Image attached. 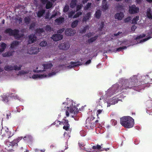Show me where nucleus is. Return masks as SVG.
Returning <instances> with one entry per match:
<instances>
[{"label":"nucleus","instance_id":"obj_6","mask_svg":"<svg viewBox=\"0 0 152 152\" xmlns=\"http://www.w3.org/2000/svg\"><path fill=\"white\" fill-rule=\"evenodd\" d=\"M52 66L53 65L51 63L43 64L42 65V68H43V70H37L38 68L37 67L36 69L34 70V72L37 73L42 72L43 71H45L46 69H50Z\"/></svg>","mask_w":152,"mask_h":152},{"label":"nucleus","instance_id":"obj_23","mask_svg":"<svg viewBox=\"0 0 152 152\" xmlns=\"http://www.w3.org/2000/svg\"><path fill=\"white\" fill-rule=\"evenodd\" d=\"M45 10L42 9L40 10L37 12V16L39 18H41L45 13Z\"/></svg>","mask_w":152,"mask_h":152},{"label":"nucleus","instance_id":"obj_2","mask_svg":"<svg viewBox=\"0 0 152 152\" xmlns=\"http://www.w3.org/2000/svg\"><path fill=\"white\" fill-rule=\"evenodd\" d=\"M120 123L125 127L130 128L132 127L134 124V120L129 116H125L121 118Z\"/></svg>","mask_w":152,"mask_h":152},{"label":"nucleus","instance_id":"obj_3","mask_svg":"<svg viewBox=\"0 0 152 152\" xmlns=\"http://www.w3.org/2000/svg\"><path fill=\"white\" fill-rule=\"evenodd\" d=\"M5 34H8L10 36H13L15 38L19 40L20 38L23 37L24 36L23 34H19V30L17 29L12 30L11 28H7L4 31Z\"/></svg>","mask_w":152,"mask_h":152},{"label":"nucleus","instance_id":"obj_4","mask_svg":"<svg viewBox=\"0 0 152 152\" xmlns=\"http://www.w3.org/2000/svg\"><path fill=\"white\" fill-rule=\"evenodd\" d=\"M120 86L118 84H116L112 86L111 88H110L106 92L107 97H110L111 95L119 91L120 87Z\"/></svg>","mask_w":152,"mask_h":152},{"label":"nucleus","instance_id":"obj_20","mask_svg":"<svg viewBox=\"0 0 152 152\" xmlns=\"http://www.w3.org/2000/svg\"><path fill=\"white\" fill-rule=\"evenodd\" d=\"M19 42L17 41H14L11 44L10 48L12 49H14L15 48L17 47L19 44Z\"/></svg>","mask_w":152,"mask_h":152},{"label":"nucleus","instance_id":"obj_26","mask_svg":"<svg viewBox=\"0 0 152 152\" xmlns=\"http://www.w3.org/2000/svg\"><path fill=\"white\" fill-rule=\"evenodd\" d=\"M35 33L36 34H40L44 32L45 31V30L44 28H37L35 30Z\"/></svg>","mask_w":152,"mask_h":152},{"label":"nucleus","instance_id":"obj_33","mask_svg":"<svg viewBox=\"0 0 152 152\" xmlns=\"http://www.w3.org/2000/svg\"><path fill=\"white\" fill-rule=\"evenodd\" d=\"M47 76V75H45L44 74H42L41 75H34L32 77L33 78H37L38 77H41V78H43L44 77H46Z\"/></svg>","mask_w":152,"mask_h":152},{"label":"nucleus","instance_id":"obj_40","mask_svg":"<svg viewBox=\"0 0 152 152\" xmlns=\"http://www.w3.org/2000/svg\"><path fill=\"white\" fill-rule=\"evenodd\" d=\"M0 46L1 47V48L2 49V50L4 51L5 49L6 48L7 45L5 43L2 42L1 43Z\"/></svg>","mask_w":152,"mask_h":152},{"label":"nucleus","instance_id":"obj_12","mask_svg":"<svg viewBox=\"0 0 152 152\" xmlns=\"http://www.w3.org/2000/svg\"><path fill=\"white\" fill-rule=\"evenodd\" d=\"M39 51V48L37 47H32L28 50V53L30 54H36Z\"/></svg>","mask_w":152,"mask_h":152},{"label":"nucleus","instance_id":"obj_19","mask_svg":"<svg viewBox=\"0 0 152 152\" xmlns=\"http://www.w3.org/2000/svg\"><path fill=\"white\" fill-rule=\"evenodd\" d=\"M15 52L14 51H10V50L8 52H7L2 54V56L3 57H9L10 56H12L14 52Z\"/></svg>","mask_w":152,"mask_h":152},{"label":"nucleus","instance_id":"obj_52","mask_svg":"<svg viewBox=\"0 0 152 152\" xmlns=\"http://www.w3.org/2000/svg\"><path fill=\"white\" fill-rule=\"evenodd\" d=\"M126 48L127 47L126 46H124L122 47H120L117 49L116 51H121L122 50L125 49H126Z\"/></svg>","mask_w":152,"mask_h":152},{"label":"nucleus","instance_id":"obj_11","mask_svg":"<svg viewBox=\"0 0 152 152\" xmlns=\"http://www.w3.org/2000/svg\"><path fill=\"white\" fill-rule=\"evenodd\" d=\"M70 46L69 42H66L60 44L58 46V47L61 50H67L69 48Z\"/></svg>","mask_w":152,"mask_h":152},{"label":"nucleus","instance_id":"obj_42","mask_svg":"<svg viewBox=\"0 0 152 152\" xmlns=\"http://www.w3.org/2000/svg\"><path fill=\"white\" fill-rule=\"evenodd\" d=\"M54 125H56V127H58L59 125L61 124V122L58 120H56L53 124Z\"/></svg>","mask_w":152,"mask_h":152},{"label":"nucleus","instance_id":"obj_17","mask_svg":"<svg viewBox=\"0 0 152 152\" xmlns=\"http://www.w3.org/2000/svg\"><path fill=\"white\" fill-rule=\"evenodd\" d=\"M124 16V14L122 12L116 13L115 15V19H117L119 20H122Z\"/></svg>","mask_w":152,"mask_h":152},{"label":"nucleus","instance_id":"obj_44","mask_svg":"<svg viewBox=\"0 0 152 152\" xmlns=\"http://www.w3.org/2000/svg\"><path fill=\"white\" fill-rule=\"evenodd\" d=\"M131 20V18L130 16L127 17L124 20V22L125 23H127L128 22H130Z\"/></svg>","mask_w":152,"mask_h":152},{"label":"nucleus","instance_id":"obj_31","mask_svg":"<svg viewBox=\"0 0 152 152\" xmlns=\"http://www.w3.org/2000/svg\"><path fill=\"white\" fill-rule=\"evenodd\" d=\"M146 15L149 19H152V14L151 13V10L149 9L147 10Z\"/></svg>","mask_w":152,"mask_h":152},{"label":"nucleus","instance_id":"obj_35","mask_svg":"<svg viewBox=\"0 0 152 152\" xmlns=\"http://www.w3.org/2000/svg\"><path fill=\"white\" fill-rule=\"evenodd\" d=\"M139 20V17L138 16H136L134 17L132 20V24H136L137 22Z\"/></svg>","mask_w":152,"mask_h":152},{"label":"nucleus","instance_id":"obj_8","mask_svg":"<svg viewBox=\"0 0 152 152\" xmlns=\"http://www.w3.org/2000/svg\"><path fill=\"white\" fill-rule=\"evenodd\" d=\"M22 66V65L20 64L19 65L18 67L16 65H15L14 66H11L7 65L4 67V69L6 71H8L9 70L10 71L13 70L19 71L21 69Z\"/></svg>","mask_w":152,"mask_h":152},{"label":"nucleus","instance_id":"obj_53","mask_svg":"<svg viewBox=\"0 0 152 152\" xmlns=\"http://www.w3.org/2000/svg\"><path fill=\"white\" fill-rule=\"evenodd\" d=\"M69 124H68L67 125H64V126L63 127V128L64 129H65V130L67 131L69 128Z\"/></svg>","mask_w":152,"mask_h":152},{"label":"nucleus","instance_id":"obj_39","mask_svg":"<svg viewBox=\"0 0 152 152\" xmlns=\"http://www.w3.org/2000/svg\"><path fill=\"white\" fill-rule=\"evenodd\" d=\"M10 145L12 146H17L18 143L15 140H13L12 142H10Z\"/></svg>","mask_w":152,"mask_h":152},{"label":"nucleus","instance_id":"obj_58","mask_svg":"<svg viewBox=\"0 0 152 152\" xmlns=\"http://www.w3.org/2000/svg\"><path fill=\"white\" fill-rule=\"evenodd\" d=\"M113 125L115 126L117 124V121L115 119H112L111 121Z\"/></svg>","mask_w":152,"mask_h":152},{"label":"nucleus","instance_id":"obj_43","mask_svg":"<svg viewBox=\"0 0 152 152\" xmlns=\"http://www.w3.org/2000/svg\"><path fill=\"white\" fill-rule=\"evenodd\" d=\"M82 14V13L81 12H79L76 13L75 15L73 17L74 18H77L79 16L81 15Z\"/></svg>","mask_w":152,"mask_h":152},{"label":"nucleus","instance_id":"obj_38","mask_svg":"<svg viewBox=\"0 0 152 152\" xmlns=\"http://www.w3.org/2000/svg\"><path fill=\"white\" fill-rule=\"evenodd\" d=\"M24 23H26V25H28L29 24L30 21L31 19L29 17H25L24 18Z\"/></svg>","mask_w":152,"mask_h":152},{"label":"nucleus","instance_id":"obj_10","mask_svg":"<svg viewBox=\"0 0 152 152\" xmlns=\"http://www.w3.org/2000/svg\"><path fill=\"white\" fill-rule=\"evenodd\" d=\"M129 12L130 14H134L139 12V8L134 5L129 6Z\"/></svg>","mask_w":152,"mask_h":152},{"label":"nucleus","instance_id":"obj_56","mask_svg":"<svg viewBox=\"0 0 152 152\" xmlns=\"http://www.w3.org/2000/svg\"><path fill=\"white\" fill-rule=\"evenodd\" d=\"M103 111V110L102 109V110L99 109V110H98L97 111L96 114L98 116V115H99L101 114Z\"/></svg>","mask_w":152,"mask_h":152},{"label":"nucleus","instance_id":"obj_15","mask_svg":"<svg viewBox=\"0 0 152 152\" xmlns=\"http://www.w3.org/2000/svg\"><path fill=\"white\" fill-rule=\"evenodd\" d=\"M36 39L37 37L34 34H31L28 36V44H30L33 43L34 41L36 40Z\"/></svg>","mask_w":152,"mask_h":152},{"label":"nucleus","instance_id":"obj_57","mask_svg":"<svg viewBox=\"0 0 152 152\" xmlns=\"http://www.w3.org/2000/svg\"><path fill=\"white\" fill-rule=\"evenodd\" d=\"M82 8L81 4L77 5L76 7V11H77L80 10Z\"/></svg>","mask_w":152,"mask_h":152},{"label":"nucleus","instance_id":"obj_36","mask_svg":"<svg viewBox=\"0 0 152 152\" xmlns=\"http://www.w3.org/2000/svg\"><path fill=\"white\" fill-rule=\"evenodd\" d=\"M1 97L3 101L6 102H8V96L6 95H3Z\"/></svg>","mask_w":152,"mask_h":152},{"label":"nucleus","instance_id":"obj_47","mask_svg":"<svg viewBox=\"0 0 152 152\" xmlns=\"http://www.w3.org/2000/svg\"><path fill=\"white\" fill-rule=\"evenodd\" d=\"M61 124H63L64 125H67L68 123V120L66 119H64L62 121V122H61Z\"/></svg>","mask_w":152,"mask_h":152},{"label":"nucleus","instance_id":"obj_18","mask_svg":"<svg viewBox=\"0 0 152 152\" xmlns=\"http://www.w3.org/2000/svg\"><path fill=\"white\" fill-rule=\"evenodd\" d=\"M147 34V36H148V37L144 39L140 40V42L146 41L148 40L152 37V32L151 30H150L149 31V32Z\"/></svg>","mask_w":152,"mask_h":152},{"label":"nucleus","instance_id":"obj_29","mask_svg":"<svg viewBox=\"0 0 152 152\" xmlns=\"http://www.w3.org/2000/svg\"><path fill=\"white\" fill-rule=\"evenodd\" d=\"M46 3L47 4L45 6L46 9H48L52 7L53 5V3L52 2L48 1Z\"/></svg>","mask_w":152,"mask_h":152},{"label":"nucleus","instance_id":"obj_22","mask_svg":"<svg viewBox=\"0 0 152 152\" xmlns=\"http://www.w3.org/2000/svg\"><path fill=\"white\" fill-rule=\"evenodd\" d=\"M98 35H96L94 37L88 39L86 42L88 44H90L93 42L95 41L97 39Z\"/></svg>","mask_w":152,"mask_h":152},{"label":"nucleus","instance_id":"obj_28","mask_svg":"<svg viewBox=\"0 0 152 152\" xmlns=\"http://www.w3.org/2000/svg\"><path fill=\"white\" fill-rule=\"evenodd\" d=\"M101 12L100 10L96 11L95 14V17L99 19L101 17Z\"/></svg>","mask_w":152,"mask_h":152},{"label":"nucleus","instance_id":"obj_54","mask_svg":"<svg viewBox=\"0 0 152 152\" xmlns=\"http://www.w3.org/2000/svg\"><path fill=\"white\" fill-rule=\"evenodd\" d=\"M69 9L68 6L66 5L63 9V11L64 12H67L68 11Z\"/></svg>","mask_w":152,"mask_h":152},{"label":"nucleus","instance_id":"obj_27","mask_svg":"<svg viewBox=\"0 0 152 152\" xmlns=\"http://www.w3.org/2000/svg\"><path fill=\"white\" fill-rule=\"evenodd\" d=\"M116 103H117V102L115 100L113 99H110V102H107V106L110 107L111 104H114Z\"/></svg>","mask_w":152,"mask_h":152},{"label":"nucleus","instance_id":"obj_61","mask_svg":"<svg viewBox=\"0 0 152 152\" xmlns=\"http://www.w3.org/2000/svg\"><path fill=\"white\" fill-rule=\"evenodd\" d=\"M23 138V137H18L17 138L15 139V140L17 141V142L18 143L20 140L22 139V138Z\"/></svg>","mask_w":152,"mask_h":152},{"label":"nucleus","instance_id":"obj_24","mask_svg":"<svg viewBox=\"0 0 152 152\" xmlns=\"http://www.w3.org/2000/svg\"><path fill=\"white\" fill-rule=\"evenodd\" d=\"M64 18L63 17H59V18L56 19L55 20V21L56 23L59 24L62 23L64 22Z\"/></svg>","mask_w":152,"mask_h":152},{"label":"nucleus","instance_id":"obj_49","mask_svg":"<svg viewBox=\"0 0 152 152\" xmlns=\"http://www.w3.org/2000/svg\"><path fill=\"white\" fill-rule=\"evenodd\" d=\"M88 26H86L83 28L80 31V33L81 34H83V33H85V32L86 31V30L88 28Z\"/></svg>","mask_w":152,"mask_h":152},{"label":"nucleus","instance_id":"obj_55","mask_svg":"<svg viewBox=\"0 0 152 152\" xmlns=\"http://www.w3.org/2000/svg\"><path fill=\"white\" fill-rule=\"evenodd\" d=\"M64 30L65 28H62L58 30L57 31V33L58 34H61L64 31Z\"/></svg>","mask_w":152,"mask_h":152},{"label":"nucleus","instance_id":"obj_9","mask_svg":"<svg viewBox=\"0 0 152 152\" xmlns=\"http://www.w3.org/2000/svg\"><path fill=\"white\" fill-rule=\"evenodd\" d=\"M2 130L3 131L5 132V133L2 135L3 137L7 136L9 138L13 135V134L10 131L7 127H3Z\"/></svg>","mask_w":152,"mask_h":152},{"label":"nucleus","instance_id":"obj_5","mask_svg":"<svg viewBox=\"0 0 152 152\" xmlns=\"http://www.w3.org/2000/svg\"><path fill=\"white\" fill-rule=\"evenodd\" d=\"M95 118L93 116H91L86 120L85 126L89 129H93L95 126L94 121H93Z\"/></svg>","mask_w":152,"mask_h":152},{"label":"nucleus","instance_id":"obj_51","mask_svg":"<svg viewBox=\"0 0 152 152\" xmlns=\"http://www.w3.org/2000/svg\"><path fill=\"white\" fill-rule=\"evenodd\" d=\"M103 5V8L105 10H107L108 8V6L107 4V3H102Z\"/></svg>","mask_w":152,"mask_h":152},{"label":"nucleus","instance_id":"obj_48","mask_svg":"<svg viewBox=\"0 0 152 152\" xmlns=\"http://www.w3.org/2000/svg\"><path fill=\"white\" fill-rule=\"evenodd\" d=\"M35 26V24L34 23H32L30 24L29 25V29L31 30L33 29Z\"/></svg>","mask_w":152,"mask_h":152},{"label":"nucleus","instance_id":"obj_45","mask_svg":"<svg viewBox=\"0 0 152 152\" xmlns=\"http://www.w3.org/2000/svg\"><path fill=\"white\" fill-rule=\"evenodd\" d=\"M91 5V3H88L84 8V9L85 10H87L90 7Z\"/></svg>","mask_w":152,"mask_h":152},{"label":"nucleus","instance_id":"obj_50","mask_svg":"<svg viewBox=\"0 0 152 152\" xmlns=\"http://www.w3.org/2000/svg\"><path fill=\"white\" fill-rule=\"evenodd\" d=\"M104 23L103 22H101V23L99 24V29L101 30L104 26Z\"/></svg>","mask_w":152,"mask_h":152},{"label":"nucleus","instance_id":"obj_59","mask_svg":"<svg viewBox=\"0 0 152 152\" xmlns=\"http://www.w3.org/2000/svg\"><path fill=\"white\" fill-rule=\"evenodd\" d=\"M137 28L136 26L135 25H133L131 28V30L133 31H134L135 29Z\"/></svg>","mask_w":152,"mask_h":152},{"label":"nucleus","instance_id":"obj_21","mask_svg":"<svg viewBox=\"0 0 152 152\" xmlns=\"http://www.w3.org/2000/svg\"><path fill=\"white\" fill-rule=\"evenodd\" d=\"M24 140L28 142H31L32 141L33 137L32 136L30 135H27L25 137L23 138Z\"/></svg>","mask_w":152,"mask_h":152},{"label":"nucleus","instance_id":"obj_7","mask_svg":"<svg viewBox=\"0 0 152 152\" xmlns=\"http://www.w3.org/2000/svg\"><path fill=\"white\" fill-rule=\"evenodd\" d=\"M67 108L70 113H73L74 114H76L78 112V108L75 105H73V103L71 102L69 107L67 106Z\"/></svg>","mask_w":152,"mask_h":152},{"label":"nucleus","instance_id":"obj_41","mask_svg":"<svg viewBox=\"0 0 152 152\" xmlns=\"http://www.w3.org/2000/svg\"><path fill=\"white\" fill-rule=\"evenodd\" d=\"M116 7L120 10H124V6L122 4H118L116 6Z\"/></svg>","mask_w":152,"mask_h":152},{"label":"nucleus","instance_id":"obj_30","mask_svg":"<svg viewBox=\"0 0 152 152\" xmlns=\"http://www.w3.org/2000/svg\"><path fill=\"white\" fill-rule=\"evenodd\" d=\"M77 3V0H72L70 4V7L73 8H74L76 6Z\"/></svg>","mask_w":152,"mask_h":152},{"label":"nucleus","instance_id":"obj_16","mask_svg":"<svg viewBox=\"0 0 152 152\" xmlns=\"http://www.w3.org/2000/svg\"><path fill=\"white\" fill-rule=\"evenodd\" d=\"M79 63H80L79 61L75 62L71 61L70 62V65L68 66V67L71 69L81 65V64H77Z\"/></svg>","mask_w":152,"mask_h":152},{"label":"nucleus","instance_id":"obj_64","mask_svg":"<svg viewBox=\"0 0 152 152\" xmlns=\"http://www.w3.org/2000/svg\"><path fill=\"white\" fill-rule=\"evenodd\" d=\"M41 1L43 4H45L48 1V0H40Z\"/></svg>","mask_w":152,"mask_h":152},{"label":"nucleus","instance_id":"obj_37","mask_svg":"<svg viewBox=\"0 0 152 152\" xmlns=\"http://www.w3.org/2000/svg\"><path fill=\"white\" fill-rule=\"evenodd\" d=\"M102 144H101V145H97L96 146H93L92 148L93 149L95 150V149H98V150H100L101 149V148L102 147Z\"/></svg>","mask_w":152,"mask_h":152},{"label":"nucleus","instance_id":"obj_46","mask_svg":"<svg viewBox=\"0 0 152 152\" xmlns=\"http://www.w3.org/2000/svg\"><path fill=\"white\" fill-rule=\"evenodd\" d=\"M47 43L45 41H43L41 42L39 44V45L42 47H44L47 45Z\"/></svg>","mask_w":152,"mask_h":152},{"label":"nucleus","instance_id":"obj_25","mask_svg":"<svg viewBox=\"0 0 152 152\" xmlns=\"http://www.w3.org/2000/svg\"><path fill=\"white\" fill-rule=\"evenodd\" d=\"M91 17V13L89 12L87 13L83 18V22H86Z\"/></svg>","mask_w":152,"mask_h":152},{"label":"nucleus","instance_id":"obj_60","mask_svg":"<svg viewBox=\"0 0 152 152\" xmlns=\"http://www.w3.org/2000/svg\"><path fill=\"white\" fill-rule=\"evenodd\" d=\"M74 13V12H70L69 14H68V17L69 18H71L73 14Z\"/></svg>","mask_w":152,"mask_h":152},{"label":"nucleus","instance_id":"obj_13","mask_svg":"<svg viewBox=\"0 0 152 152\" xmlns=\"http://www.w3.org/2000/svg\"><path fill=\"white\" fill-rule=\"evenodd\" d=\"M76 33L75 30L71 28H67L65 31V34L67 36H72Z\"/></svg>","mask_w":152,"mask_h":152},{"label":"nucleus","instance_id":"obj_14","mask_svg":"<svg viewBox=\"0 0 152 152\" xmlns=\"http://www.w3.org/2000/svg\"><path fill=\"white\" fill-rule=\"evenodd\" d=\"M51 38L54 41H57L61 40L63 38V36L61 34H54Z\"/></svg>","mask_w":152,"mask_h":152},{"label":"nucleus","instance_id":"obj_62","mask_svg":"<svg viewBox=\"0 0 152 152\" xmlns=\"http://www.w3.org/2000/svg\"><path fill=\"white\" fill-rule=\"evenodd\" d=\"M57 12H56L54 14H53L51 15V16H50V19H52L53 18L56 17L57 16Z\"/></svg>","mask_w":152,"mask_h":152},{"label":"nucleus","instance_id":"obj_1","mask_svg":"<svg viewBox=\"0 0 152 152\" xmlns=\"http://www.w3.org/2000/svg\"><path fill=\"white\" fill-rule=\"evenodd\" d=\"M138 79H126L123 80L122 82L121 86L120 87L119 91L121 92H125L128 89L133 88L137 91L140 90V85H138L136 83L137 82Z\"/></svg>","mask_w":152,"mask_h":152},{"label":"nucleus","instance_id":"obj_63","mask_svg":"<svg viewBox=\"0 0 152 152\" xmlns=\"http://www.w3.org/2000/svg\"><path fill=\"white\" fill-rule=\"evenodd\" d=\"M27 72H26L24 71V70H22L20 71L19 72V73L20 74H24L25 73H27Z\"/></svg>","mask_w":152,"mask_h":152},{"label":"nucleus","instance_id":"obj_32","mask_svg":"<svg viewBox=\"0 0 152 152\" xmlns=\"http://www.w3.org/2000/svg\"><path fill=\"white\" fill-rule=\"evenodd\" d=\"M44 29L47 32H50L52 30V28L50 26L47 25L45 26L44 27Z\"/></svg>","mask_w":152,"mask_h":152},{"label":"nucleus","instance_id":"obj_34","mask_svg":"<svg viewBox=\"0 0 152 152\" xmlns=\"http://www.w3.org/2000/svg\"><path fill=\"white\" fill-rule=\"evenodd\" d=\"M78 20H77L73 21L71 24L72 27L73 28H74L76 27L78 24Z\"/></svg>","mask_w":152,"mask_h":152}]
</instances>
